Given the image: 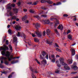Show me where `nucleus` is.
<instances>
[{
    "label": "nucleus",
    "instance_id": "8fccbe9b",
    "mask_svg": "<svg viewBox=\"0 0 78 78\" xmlns=\"http://www.w3.org/2000/svg\"><path fill=\"white\" fill-rule=\"evenodd\" d=\"M70 33V30H67V34H69V33Z\"/></svg>",
    "mask_w": 78,
    "mask_h": 78
},
{
    "label": "nucleus",
    "instance_id": "f257e3e1",
    "mask_svg": "<svg viewBox=\"0 0 78 78\" xmlns=\"http://www.w3.org/2000/svg\"><path fill=\"white\" fill-rule=\"evenodd\" d=\"M9 48H8L6 45H4L3 46L1 47L0 50H3L1 51V54L2 55H5L6 57H9L11 55V53L9 51H7L5 52L6 50H8Z\"/></svg>",
    "mask_w": 78,
    "mask_h": 78
},
{
    "label": "nucleus",
    "instance_id": "0eeeda50",
    "mask_svg": "<svg viewBox=\"0 0 78 78\" xmlns=\"http://www.w3.org/2000/svg\"><path fill=\"white\" fill-rule=\"evenodd\" d=\"M29 68L30 69V70H31V71H32V72H34V73H38V71H37V69H33L31 66H30Z\"/></svg>",
    "mask_w": 78,
    "mask_h": 78
},
{
    "label": "nucleus",
    "instance_id": "6ab92c4d",
    "mask_svg": "<svg viewBox=\"0 0 78 78\" xmlns=\"http://www.w3.org/2000/svg\"><path fill=\"white\" fill-rule=\"evenodd\" d=\"M46 2H47L48 4H52L53 3V2L50 0H46Z\"/></svg>",
    "mask_w": 78,
    "mask_h": 78
},
{
    "label": "nucleus",
    "instance_id": "a211bd4d",
    "mask_svg": "<svg viewBox=\"0 0 78 78\" xmlns=\"http://www.w3.org/2000/svg\"><path fill=\"white\" fill-rule=\"evenodd\" d=\"M72 68H73L74 70H78V67L76 66H72Z\"/></svg>",
    "mask_w": 78,
    "mask_h": 78
},
{
    "label": "nucleus",
    "instance_id": "9b49d317",
    "mask_svg": "<svg viewBox=\"0 0 78 78\" xmlns=\"http://www.w3.org/2000/svg\"><path fill=\"white\" fill-rule=\"evenodd\" d=\"M35 27L36 28H41V24L39 23H37L35 24Z\"/></svg>",
    "mask_w": 78,
    "mask_h": 78
},
{
    "label": "nucleus",
    "instance_id": "aec40b11",
    "mask_svg": "<svg viewBox=\"0 0 78 78\" xmlns=\"http://www.w3.org/2000/svg\"><path fill=\"white\" fill-rule=\"evenodd\" d=\"M55 73H61V72L60 71V70H59V69H56L55 71Z\"/></svg>",
    "mask_w": 78,
    "mask_h": 78
},
{
    "label": "nucleus",
    "instance_id": "680f3d73",
    "mask_svg": "<svg viewBox=\"0 0 78 78\" xmlns=\"http://www.w3.org/2000/svg\"><path fill=\"white\" fill-rule=\"evenodd\" d=\"M77 73L76 72H73L71 73L72 74H75V73Z\"/></svg>",
    "mask_w": 78,
    "mask_h": 78
},
{
    "label": "nucleus",
    "instance_id": "72a5a7b5",
    "mask_svg": "<svg viewBox=\"0 0 78 78\" xmlns=\"http://www.w3.org/2000/svg\"><path fill=\"white\" fill-rule=\"evenodd\" d=\"M55 31L56 33L57 34H58V35H59V32L57 29H55Z\"/></svg>",
    "mask_w": 78,
    "mask_h": 78
},
{
    "label": "nucleus",
    "instance_id": "09e8293b",
    "mask_svg": "<svg viewBox=\"0 0 78 78\" xmlns=\"http://www.w3.org/2000/svg\"><path fill=\"white\" fill-rule=\"evenodd\" d=\"M8 72V71H7L6 72H2V73H4V74H6Z\"/></svg>",
    "mask_w": 78,
    "mask_h": 78
},
{
    "label": "nucleus",
    "instance_id": "39448f33",
    "mask_svg": "<svg viewBox=\"0 0 78 78\" xmlns=\"http://www.w3.org/2000/svg\"><path fill=\"white\" fill-rule=\"evenodd\" d=\"M9 14L10 16H11L10 19L11 21L12 20H16L17 19V16H12L14 15V14L12 13V12H9Z\"/></svg>",
    "mask_w": 78,
    "mask_h": 78
},
{
    "label": "nucleus",
    "instance_id": "2f4dec72",
    "mask_svg": "<svg viewBox=\"0 0 78 78\" xmlns=\"http://www.w3.org/2000/svg\"><path fill=\"white\" fill-rule=\"evenodd\" d=\"M31 76H32V78H36V77H35V75H34L33 73H32Z\"/></svg>",
    "mask_w": 78,
    "mask_h": 78
},
{
    "label": "nucleus",
    "instance_id": "ddd939ff",
    "mask_svg": "<svg viewBox=\"0 0 78 78\" xmlns=\"http://www.w3.org/2000/svg\"><path fill=\"white\" fill-rule=\"evenodd\" d=\"M15 28L16 30H20L21 29V27L19 25H16Z\"/></svg>",
    "mask_w": 78,
    "mask_h": 78
},
{
    "label": "nucleus",
    "instance_id": "0e129e2a",
    "mask_svg": "<svg viewBox=\"0 0 78 78\" xmlns=\"http://www.w3.org/2000/svg\"><path fill=\"white\" fill-rule=\"evenodd\" d=\"M43 36H45V31H44L43 32Z\"/></svg>",
    "mask_w": 78,
    "mask_h": 78
},
{
    "label": "nucleus",
    "instance_id": "4d7b16f0",
    "mask_svg": "<svg viewBox=\"0 0 78 78\" xmlns=\"http://www.w3.org/2000/svg\"><path fill=\"white\" fill-rule=\"evenodd\" d=\"M19 57H15L13 58V59H19Z\"/></svg>",
    "mask_w": 78,
    "mask_h": 78
},
{
    "label": "nucleus",
    "instance_id": "4be33fe9",
    "mask_svg": "<svg viewBox=\"0 0 78 78\" xmlns=\"http://www.w3.org/2000/svg\"><path fill=\"white\" fill-rule=\"evenodd\" d=\"M46 42L47 44H49V45H52V44H53L52 41L50 42L48 41V40H47Z\"/></svg>",
    "mask_w": 78,
    "mask_h": 78
},
{
    "label": "nucleus",
    "instance_id": "7c9ffc66",
    "mask_svg": "<svg viewBox=\"0 0 78 78\" xmlns=\"http://www.w3.org/2000/svg\"><path fill=\"white\" fill-rule=\"evenodd\" d=\"M9 48H10V50H11V51H12L13 50L12 47V46H11V45H9Z\"/></svg>",
    "mask_w": 78,
    "mask_h": 78
},
{
    "label": "nucleus",
    "instance_id": "bf43d9fd",
    "mask_svg": "<svg viewBox=\"0 0 78 78\" xmlns=\"http://www.w3.org/2000/svg\"><path fill=\"white\" fill-rule=\"evenodd\" d=\"M20 5H21L20 2H19L18 3V6H20Z\"/></svg>",
    "mask_w": 78,
    "mask_h": 78
},
{
    "label": "nucleus",
    "instance_id": "423d86ee",
    "mask_svg": "<svg viewBox=\"0 0 78 78\" xmlns=\"http://www.w3.org/2000/svg\"><path fill=\"white\" fill-rule=\"evenodd\" d=\"M17 36L18 37H20V36H21L22 37H23L24 39H25V38H26V36H25V34H24V33H20L19 32H18Z\"/></svg>",
    "mask_w": 78,
    "mask_h": 78
},
{
    "label": "nucleus",
    "instance_id": "a19ab883",
    "mask_svg": "<svg viewBox=\"0 0 78 78\" xmlns=\"http://www.w3.org/2000/svg\"><path fill=\"white\" fill-rule=\"evenodd\" d=\"M17 62V61H16V62H14V61H13L11 62V63L12 64H15V63H16Z\"/></svg>",
    "mask_w": 78,
    "mask_h": 78
},
{
    "label": "nucleus",
    "instance_id": "774afa93",
    "mask_svg": "<svg viewBox=\"0 0 78 78\" xmlns=\"http://www.w3.org/2000/svg\"><path fill=\"white\" fill-rule=\"evenodd\" d=\"M72 78H78V76H76V77H74Z\"/></svg>",
    "mask_w": 78,
    "mask_h": 78
},
{
    "label": "nucleus",
    "instance_id": "5701e85b",
    "mask_svg": "<svg viewBox=\"0 0 78 78\" xmlns=\"http://www.w3.org/2000/svg\"><path fill=\"white\" fill-rule=\"evenodd\" d=\"M27 16L26 15H25L23 17V18H22V20H23V21H24V20H25L27 19Z\"/></svg>",
    "mask_w": 78,
    "mask_h": 78
},
{
    "label": "nucleus",
    "instance_id": "4c0bfd02",
    "mask_svg": "<svg viewBox=\"0 0 78 78\" xmlns=\"http://www.w3.org/2000/svg\"><path fill=\"white\" fill-rule=\"evenodd\" d=\"M58 24H59V22H57V23H55V25L54 26V27L55 28H56V27L58 26Z\"/></svg>",
    "mask_w": 78,
    "mask_h": 78
},
{
    "label": "nucleus",
    "instance_id": "5fc2aeb1",
    "mask_svg": "<svg viewBox=\"0 0 78 78\" xmlns=\"http://www.w3.org/2000/svg\"><path fill=\"white\" fill-rule=\"evenodd\" d=\"M32 35L33 37H36L35 34H32Z\"/></svg>",
    "mask_w": 78,
    "mask_h": 78
},
{
    "label": "nucleus",
    "instance_id": "6e6552de",
    "mask_svg": "<svg viewBox=\"0 0 78 78\" xmlns=\"http://www.w3.org/2000/svg\"><path fill=\"white\" fill-rule=\"evenodd\" d=\"M6 59H7V58L4 57L2 56L0 57V61H1V63L2 64L3 63V60H6Z\"/></svg>",
    "mask_w": 78,
    "mask_h": 78
},
{
    "label": "nucleus",
    "instance_id": "1a4fd4ad",
    "mask_svg": "<svg viewBox=\"0 0 78 78\" xmlns=\"http://www.w3.org/2000/svg\"><path fill=\"white\" fill-rule=\"evenodd\" d=\"M13 41L15 43V45H17V44L18 43V41H17V38L16 37H13Z\"/></svg>",
    "mask_w": 78,
    "mask_h": 78
},
{
    "label": "nucleus",
    "instance_id": "79ce46f5",
    "mask_svg": "<svg viewBox=\"0 0 78 78\" xmlns=\"http://www.w3.org/2000/svg\"><path fill=\"white\" fill-rule=\"evenodd\" d=\"M46 0H41V2L42 3H46Z\"/></svg>",
    "mask_w": 78,
    "mask_h": 78
},
{
    "label": "nucleus",
    "instance_id": "f3484780",
    "mask_svg": "<svg viewBox=\"0 0 78 78\" xmlns=\"http://www.w3.org/2000/svg\"><path fill=\"white\" fill-rule=\"evenodd\" d=\"M13 12L15 14H17V13H18V11L19 10L18 9H13Z\"/></svg>",
    "mask_w": 78,
    "mask_h": 78
},
{
    "label": "nucleus",
    "instance_id": "9d476101",
    "mask_svg": "<svg viewBox=\"0 0 78 78\" xmlns=\"http://www.w3.org/2000/svg\"><path fill=\"white\" fill-rule=\"evenodd\" d=\"M36 34L38 37H41L42 36V34L41 32H40L39 31L36 32Z\"/></svg>",
    "mask_w": 78,
    "mask_h": 78
},
{
    "label": "nucleus",
    "instance_id": "473e14b6",
    "mask_svg": "<svg viewBox=\"0 0 78 78\" xmlns=\"http://www.w3.org/2000/svg\"><path fill=\"white\" fill-rule=\"evenodd\" d=\"M54 17V16H51V18H50V20H51V21H53V20L54 19H56H56L53 18V17Z\"/></svg>",
    "mask_w": 78,
    "mask_h": 78
},
{
    "label": "nucleus",
    "instance_id": "b1692460",
    "mask_svg": "<svg viewBox=\"0 0 78 78\" xmlns=\"http://www.w3.org/2000/svg\"><path fill=\"white\" fill-rule=\"evenodd\" d=\"M44 23L46 24H49L50 23V21L48 20H47L44 21Z\"/></svg>",
    "mask_w": 78,
    "mask_h": 78
},
{
    "label": "nucleus",
    "instance_id": "58836bf2",
    "mask_svg": "<svg viewBox=\"0 0 78 78\" xmlns=\"http://www.w3.org/2000/svg\"><path fill=\"white\" fill-rule=\"evenodd\" d=\"M8 32L10 34H12V31H11V29H9L8 30Z\"/></svg>",
    "mask_w": 78,
    "mask_h": 78
},
{
    "label": "nucleus",
    "instance_id": "f03ea898",
    "mask_svg": "<svg viewBox=\"0 0 78 78\" xmlns=\"http://www.w3.org/2000/svg\"><path fill=\"white\" fill-rule=\"evenodd\" d=\"M59 60L60 64H61L62 66H64V68L65 69L67 70H69L70 69V68L68 66L67 64H66V63L64 62V59L63 58H60Z\"/></svg>",
    "mask_w": 78,
    "mask_h": 78
},
{
    "label": "nucleus",
    "instance_id": "052dcab7",
    "mask_svg": "<svg viewBox=\"0 0 78 78\" xmlns=\"http://www.w3.org/2000/svg\"><path fill=\"white\" fill-rule=\"evenodd\" d=\"M12 78V75H10L8 76V78Z\"/></svg>",
    "mask_w": 78,
    "mask_h": 78
},
{
    "label": "nucleus",
    "instance_id": "e433bc0d",
    "mask_svg": "<svg viewBox=\"0 0 78 78\" xmlns=\"http://www.w3.org/2000/svg\"><path fill=\"white\" fill-rule=\"evenodd\" d=\"M29 11L31 13H34V10L33 9L30 10Z\"/></svg>",
    "mask_w": 78,
    "mask_h": 78
},
{
    "label": "nucleus",
    "instance_id": "bb28decb",
    "mask_svg": "<svg viewBox=\"0 0 78 78\" xmlns=\"http://www.w3.org/2000/svg\"><path fill=\"white\" fill-rule=\"evenodd\" d=\"M14 58H13V56L12 55L11 57H9L8 58V59L9 60V61H11V59H13Z\"/></svg>",
    "mask_w": 78,
    "mask_h": 78
},
{
    "label": "nucleus",
    "instance_id": "c85d7f7f",
    "mask_svg": "<svg viewBox=\"0 0 78 78\" xmlns=\"http://www.w3.org/2000/svg\"><path fill=\"white\" fill-rule=\"evenodd\" d=\"M56 64H57L58 67H61V65L59 64V61H56Z\"/></svg>",
    "mask_w": 78,
    "mask_h": 78
},
{
    "label": "nucleus",
    "instance_id": "69168bd1",
    "mask_svg": "<svg viewBox=\"0 0 78 78\" xmlns=\"http://www.w3.org/2000/svg\"><path fill=\"white\" fill-rule=\"evenodd\" d=\"M75 58H76V59H78V55H76Z\"/></svg>",
    "mask_w": 78,
    "mask_h": 78
},
{
    "label": "nucleus",
    "instance_id": "a878e982",
    "mask_svg": "<svg viewBox=\"0 0 78 78\" xmlns=\"http://www.w3.org/2000/svg\"><path fill=\"white\" fill-rule=\"evenodd\" d=\"M46 34L47 35H49L50 34V30L49 29H48L46 30Z\"/></svg>",
    "mask_w": 78,
    "mask_h": 78
},
{
    "label": "nucleus",
    "instance_id": "c9c22d12",
    "mask_svg": "<svg viewBox=\"0 0 78 78\" xmlns=\"http://www.w3.org/2000/svg\"><path fill=\"white\" fill-rule=\"evenodd\" d=\"M34 41L35 42H39V40L37 38H35L34 39Z\"/></svg>",
    "mask_w": 78,
    "mask_h": 78
},
{
    "label": "nucleus",
    "instance_id": "393cba45",
    "mask_svg": "<svg viewBox=\"0 0 78 78\" xmlns=\"http://www.w3.org/2000/svg\"><path fill=\"white\" fill-rule=\"evenodd\" d=\"M61 2H58L57 3V5L56 4V3H54L53 4V5L54 6H56V5H61Z\"/></svg>",
    "mask_w": 78,
    "mask_h": 78
},
{
    "label": "nucleus",
    "instance_id": "a18cd8bd",
    "mask_svg": "<svg viewBox=\"0 0 78 78\" xmlns=\"http://www.w3.org/2000/svg\"><path fill=\"white\" fill-rule=\"evenodd\" d=\"M5 43L6 45H8V44H9V41L8 40H6L5 42Z\"/></svg>",
    "mask_w": 78,
    "mask_h": 78
},
{
    "label": "nucleus",
    "instance_id": "2eb2a0df",
    "mask_svg": "<svg viewBox=\"0 0 78 78\" xmlns=\"http://www.w3.org/2000/svg\"><path fill=\"white\" fill-rule=\"evenodd\" d=\"M58 29L61 30H63V26L62 25H59L58 27Z\"/></svg>",
    "mask_w": 78,
    "mask_h": 78
},
{
    "label": "nucleus",
    "instance_id": "49530a36",
    "mask_svg": "<svg viewBox=\"0 0 78 78\" xmlns=\"http://www.w3.org/2000/svg\"><path fill=\"white\" fill-rule=\"evenodd\" d=\"M25 23H29V21L28 20H26L25 21Z\"/></svg>",
    "mask_w": 78,
    "mask_h": 78
},
{
    "label": "nucleus",
    "instance_id": "37998d69",
    "mask_svg": "<svg viewBox=\"0 0 78 78\" xmlns=\"http://www.w3.org/2000/svg\"><path fill=\"white\" fill-rule=\"evenodd\" d=\"M41 17H47V16L46 15H43L41 16Z\"/></svg>",
    "mask_w": 78,
    "mask_h": 78
},
{
    "label": "nucleus",
    "instance_id": "6e6d98bb",
    "mask_svg": "<svg viewBox=\"0 0 78 78\" xmlns=\"http://www.w3.org/2000/svg\"><path fill=\"white\" fill-rule=\"evenodd\" d=\"M36 61H37V62L38 64H40V62L39 61L37 60V59H36Z\"/></svg>",
    "mask_w": 78,
    "mask_h": 78
},
{
    "label": "nucleus",
    "instance_id": "e2e57ef3",
    "mask_svg": "<svg viewBox=\"0 0 78 78\" xmlns=\"http://www.w3.org/2000/svg\"><path fill=\"white\" fill-rule=\"evenodd\" d=\"M23 11H24V12H27V10L26 9H23Z\"/></svg>",
    "mask_w": 78,
    "mask_h": 78
},
{
    "label": "nucleus",
    "instance_id": "f704fd0d",
    "mask_svg": "<svg viewBox=\"0 0 78 78\" xmlns=\"http://www.w3.org/2000/svg\"><path fill=\"white\" fill-rule=\"evenodd\" d=\"M56 50L57 51H58V52H62L61 50L58 48H56Z\"/></svg>",
    "mask_w": 78,
    "mask_h": 78
},
{
    "label": "nucleus",
    "instance_id": "4468645a",
    "mask_svg": "<svg viewBox=\"0 0 78 78\" xmlns=\"http://www.w3.org/2000/svg\"><path fill=\"white\" fill-rule=\"evenodd\" d=\"M71 51L72 53V55L73 56H74L75 55V50L73 49H71L70 50Z\"/></svg>",
    "mask_w": 78,
    "mask_h": 78
},
{
    "label": "nucleus",
    "instance_id": "3c124183",
    "mask_svg": "<svg viewBox=\"0 0 78 78\" xmlns=\"http://www.w3.org/2000/svg\"><path fill=\"white\" fill-rule=\"evenodd\" d=\"M41 9H43L44 10H45V9H47L44 7H41Z\"/></svg>",
    "mask_w": 78,
    "mask_h": 78
},
{
    "label": "nucleus",
    "instance_id": "864d4df0",
    "mask_svg": "<svg viewBox=\"0 0 78 78\" xmlns=\"http://www.w3.org/2000/svg\"><path fill=\"white\" fill-rule=\"evenodd\" d=\"M64 17H68V15L67 14H65L63 15Z\"/></svg>",
    "mask_w": 78,
    "mask_h": 78
},
{
    "label": "nucleus",
    "instance_id": "20e7f679",
    "mask_svg": "<svg viewBox=\"0 0 78 78\" xmlns=\"http://www.w3.org/2000/svg\"><path fill=\"white\" fill-rule=\"evenodd\" d=\"M14 6H15V4H8L7 6V9L8 12L11 10V9H12V7H14Z\"/></svg>",
    "mask_w": 78,
    "mask_h": 78
},
{
    "label": "nucleus",
    "instance_id": "de8ad7c7",
    "mask_svg": "<svg viewBox=\"0 0 78 78\" xmlns=\"http://www.w3.org/2000/svg\"><path fill=\"white\" fill-rule=\"evenodd\" d=\"M4 67V66H3V65L1 64H0V68L2 69V68H3Z\"/></svg>",
    "mask_w": 78,
    "mask_h": 78
},
{
    "label": "nucleus",
    "instance_id": "603ef678",
    "mask_svg": "<svg viewBox=\"0 0 78 78\" xmlns=\"http://www.w3.org/2000/svg\"><path fill=\"white\" fill-rule=\"evenodd\" d=\"M51 58H53V59L55 58V56H54V55H51Z\"/></svg>",
    "mask_w": 78,
    "mask_h": 78
},
{
    "label": "nucleus",
    "instance_id": "dca6fc26",
    "mask_svg": "<svg viewBox=\"0 0 78 78\" xmlns=\"http://www.w3.org/2000/svg\"><path fill=\"white\" fill-rule=\"evenodd\" d=\"M72 62H73V60H72V58L71 60H68L67 61V63L69 64H71L72 63Z\"/></svg>",
    "mask_w": 78,
    "mask_h": 78
},
{
    "label": "nucleus",
    "instance_id": "7ed1b4c3",
    "mask_svg": "<svg viewBox=\"0 0 78 78\" xmlns=\"http://www.w3.org/2000/svg\"><path fill=\"white\" fill-rule=\"evenodd\" d=\"M42 55L43 56V57H42V55H40V58L41 59H45V58L44 57L45 56H46L45 57L47 59H48V54H46V53L44 51H43L42 52Z\"/></svg>",
    "mask_w": 78,
    "mask_h": 78
},
{
    "label": "nucleus",
    "instance_id": "338daca9",
    "mask_svg": "<svg viewBox=\"0 0 78 78\" xmlns=\"http://www.w3.org/2000/svg\"><path fill=\"white\" fill-rule=\"evenodd\" d=\"M60 56L58 55H56V58H59Z\"/></svg>",
    "mask_w": 78,
    "mask_h": 78
},
{
    "label": "nucleus",
    "instance_id": "412c9836",
    "mask_svg": "<svg viewBox=\"0 0 78 78\" xmlns=\"http://www.w3.org/2000/svg\"><path fill=\"white\" fill-rule=\"evenodd\" d=\"M68 37L69 39L72 40V35L71 34H69L68 36Z\"/></svg>",
    "mask_w": 78,
    "mask_h": 78
},
{
    "label": "nucleus",
    "instance_id": "cd10ccee",
    "mask_svg": "<svg viewBox=\"0 0 78 78\" xmlns=\"http://www.w3.org/2000/svg\"><path fill=\"white\" fill-rule=\"evenodd\" d=\"M34 17L35 19H38V20L41 19L40 16H39L38 15L34 16Z\"/></svg>",
    "mask_w": 78,
    "mask_h": 78
},
{
    "label": "nucleus",
    "instance_id": "c03bdc74",
    "mask_svg": "<svg viewBox=\"0 0 78 78\" xmlns=\"http://www.w3.org/2000/svg\"><path fill=\"white\" fill-rule=\"evenodd\" d=\"M56 59L55 58H53L52 60L51 61L52 62H55V60Z\"/></svg>",
    "mask_w": 78,
    "mask_h": 78
},
{
    "label": "nucleus",
    "instance_id": "13d9d810",
    "mask_svg": "<svg viewBox=\"0 0 78 78\" xmlns=\"http://www.w3.org/2000/svg\"><path fill=\"white\" fill-rule=\"evenodd\" d=\"M55 45L56 47H58L59 48V46H58V45L57 44H55Z\"/></svg>",
    "mask_w": 78,
    "mask_h": 78
},
{
    "label": "nucleus",
    "instance_id": "c756f323",
    "mask_svg": "<svg viewBox=\"0 0 78 78\" xmlns=\"http://www.w3.org/2000/svg\"><path fill=\"white\" fill-rule=\"evenodd\" d=\"M41 62L42 64H44V63L46 64L47 63V60L45 59H43Z\"/></svg>",
    "mask_w": 78,
    "mask_h": 78
},
{
    "label": "nucleus",
    "instance_id": "ea45409f",
    "mask_svg": "<svg viewBox=\"0 0 78 78\" xmlns=\"http://www.w3.org/2000/svg\"><path fill=\"white\" fill-rule=\"evenodd\" d=\"M5 63L6 65H8L9 64V62L7 61H5Z\"/></svg>",
    "mask_w": 78,
    "mask_h": 78
},
{
    "label": "nucleus",
    "instance_id": "f8f14e48",
    "mask_svg": "<svg viewBox=\"0 0 78 78\" xmlns=\"http://www.w3.org/2000/svg\"><path fill=\"white\" fill-rule=\"evenodd\" d=\"M28 5H37V2H28L27 3Z\"/></svg>",
    "mask_w": 78,
    "mask_h": 78
}]
</instances>
